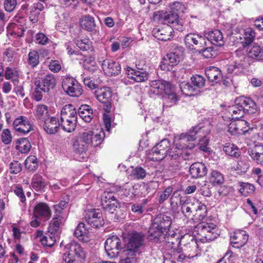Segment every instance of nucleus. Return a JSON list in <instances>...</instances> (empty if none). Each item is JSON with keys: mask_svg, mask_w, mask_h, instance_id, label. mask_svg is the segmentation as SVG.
Segmentation results:
<instances>
[{"mask_svg": "<svg viewBox=\"0 0 263 263\" xmlns=\"http://www.w3.org/2000/svg\"><path fill=\"white\" fill-rule=\"evenodd\" d=\"M126 257L120 260V263H136V255L130 253V255H127L124 252Z\"/></svg>", "mask_w": 263, "mask_h": 263, "instance_id": "63", "label": "nucleus"}, {"mask_svg": "<svg viewBox=\"0 0 263 263\" xmlns=\"http://www.w3.org/2000/svg\"><path fill=\"white\" fill-rule=\"evenodd\" d=\"M35 117L42 122H43L49 117L48 106L44 104H40L36 106Z\"/></svg>", "mask_w": 263, "mask_h": 263, "instance_id": "40", "label": "nucleus"}, {"mask_svg": "<svg viewBox=\"0 0 263 263\" xmlns=\"http://www.w3.org/2000/svg\"><path fill=\"white\" fill-rule=\"evenodd\" d=\"M105 134L102 130H86L80 133L73 140L72 148L79 161L88 157L87 152L90 146L96 147L102 142Z\"/></svg>", "mask_w": 263, "mask_h": 263, "instance_id": "1", "label": "nucleus"}, {"mask_svg": "<svg viewBox=\"0 0 263 263\" xmlns=\"http://www.w3.org/2000/svg\"><path fill=\"white\" fill-rule=\"evenodd\" d=\"M197 229L200 235L206 241H213L218 235L216 226L213 223H201L198 225Z\"/></svg>", "mask_w": 263, "mask_h": 263, "instance_id": "13", "label": "nucleus"}, {"mask_svg": "<svg viewBox=\"0 0 263 263\" xmlns=\"http://www.w3.org/2000/svg\"><path fill=\"white\" fill-rule=\"evenodd\" d=\"M205 37L213 45L218 46H221L223 45V35L219 30H215L206 33Z\"/></svg>", "mask_w": 263, "mask_h": 263, "instance_id": "30", "label": "nucleus"}, {"mask_svg": "<svg viewBox=\"0 0 263 263\" xmlns=\"http://www.w3.org/2000/svg\"><path fill=\"white\" fill-rule=\"evenodd\" d=\"M173 29L171 27L165 25L161 28H155L153 31L154 36L158 40L162 41H167L173 36Z\"/></svg>", "mask_w": 263, "mask_h": 263, "instance_id": "23", "label": "nucleus"}, {"mask_svg": "<svg viewBox=\"0 0 263 263\" xmlns=\"http://www.w3.org/2000/svg\"><path fill=\"white\" fill-rule=\"evenodd\" d=\"M255 37V32L251 28H247L243 30L242 36L240 39H243L241 41V44L243 47H247L251 44L254 41Z\"/></svg>", "mask_w": 263, "mask_h": 263, "instance_id": "35", "label": "nucleus"}, {"mask_svg": "<svg viewBox=\"0 0 263 263\" xmlns=\"http://www.w3.org/2000/svg\"><path fill=\"white\" fill-rule=\"evenodd\" d=\"M84 219L86 224L90 228H99L104 223L102 213L100 209H93L88 210L85 213Z\"/></svg>", "mask_w": 263, "mask_h": 263, "instance_id": "11", "label": "nucleus"}, {"mask_svg": "<svg viewBox=\"0 0 263 263\" xmlns=\"http://www.w3.org/2000/svg\"><path fill=\"white\" fill-rule=\"evenodd\" d=\"M15 148L21 153H27L31 148V144L27 138H21L17 140Z\"/></svg>", "mask_w": 263, "mask_h": 263, "instance_id": "41", "label": "nucleus"}, {"mask_svg": "<svg viewBox=\"0 0 263 263\" xmlns=\"http://www.w3.org/2000/svg\"><path fill=\"white\" fill-rule=\"evenodd\" d=\"M147 239L153 243H160L165 239L163 230L152 223L148 231Z\"/></svg>", "mask_w": 263, "mask_h": 263, "instance_id": "19", "label": "nucleus"}, {"mask_svg": "<svg viewBox=\"0 0 263 263\" xmlns=\"http://www.w3.org/2000/svg\"><path fill=\"white\" fill-rule=\"evenodd\" d=\"M229 125L228 132L232 135H242L248 131L249 123L243 120L236 119Z\"/></svg>", "mask_w": 263, "mask_h": 263, "instance_id": "17", "label": "nucleus"}, {"mask_svg": "<svg viewBox=\"0 0 263 263\" xmlns=\"http://www.w3.org/2000/svg\"><path fill=\"white\" fill-rule=\"evenodd\" d=\"M238 190L242 195L248 196L253 193L255 187L250 183L242 182L240 184Z\"/></svg>", "mask_w": 263, "mask_h": 263, "instance_id": "49", "label": "nucleus"}, {"mask_svg": "<svg viewBox=\"0 0 263 263\" xmlns=\"http://www.w3.org/2000/svg\"><path fill=\"white\" fill-rule=\"evenodd\" d=\"M193 148L186 147L176 149H172V151L170 152V157L172 159H178L179 161L181 159H192L195 157Z\"/></svg>", "mask_w": 263, "mask_h": 263, "instance_id": "16", "label": "nucleus"}, {"mask_svg": "<svg viewBox=\"0 0 263 263\" xmlns=\"http://www.w3.org/2000/svg\"><path fill=\"white\" fill-rule=\"evenodd\" d=\"M205 72L208 78L211 81H216L218 79L223 78L222 71L217 67H207L205 69Z\"/></svg>", "mask_w": 263, "mask_h": 263, "instance_id": "37", "label": "nucleus"}, {"mask_svg": "<svg viewBox=\"0 0 263 263\" xmlns=\"http://www.w3.org/2000/svg\"><path fill=\"white\" fill-rule=\"evenodd\" d=\"M61 125L62 129L67 133L74 131L77 123V112L73 105L64 106L61 111Z\"/></svg>", "mask_w": 263, "mask_h": 263, "instance_id": "5", "label": "nucleus"}, {"mask_svg": "<svg viewBox=\"0 0 263 263\" xmlns=\"http://www.w3.org/2000/svg\"><path fill=\"white\" fill-rule=\"evenodd\" d=\"M104 247L108 256L111 258L117 256L120 251L122 249L120 239L115 235L106 239Z\"/></svg>", "mask_w": 263, "mask_h": 263, "instance_id": "12", "label": "nucleus"}, {"mask_svg": "<svg viewBox=\"0 0 263 263\" xmlns=\"http://www.w3.org/2000/svg\"><path fill=\"white\" fill-rule=\"evenodd\" d=\"M192 84L193 85V87H195L197 90V92L199 91V89L202 88L205 82V79L201 76L199 74H196L193 76L191 78Z\"/></svg>", "mask_w": 263, "mask_h": 263, "instance_id": "48", "label": "nucleus"}, {"mask_svg": "<svg viewBox=\"0 0 263 263\" xmlns=\"http://www.w3.org/2000/svg\"><path fill=\"white\" fill-rule=\"evenodd\" d=\"M10 173L17 174L20 173L22 170L21 164L17 161H13L9 164Z\"/></svg>", "mask_w": 263, "mask_h": 263, "instance_id": "55", "label": "nucleus"}, {"mask_svg": "<svg viewBox=\"0 0 263 263\" xmlns=\"http://www.w3.org/2000/svg\"><path fill=\"white\" fill-rule=\"evenodd\" d=\"M150 91L156 95H162L165 103H171L170 106L175 104L178 100L176 93L172 90L171 85L166 81L159 80L152 82Z\"/></svg>", "mask_w": 263, "mask_h": 263, "instance_id": "3", "label": "nucleus"}, {"mask_svg": "<svg viewBox=\"0 0 263 263\" xmlns=\"http://www.w3.org/2000/svg\"><path fill=\"white\" fill-rule=\"evenodd\" d=\"M96 111L93 112L91 107L87 104L81 105L78 109L79 116L87 123L91 122L93 118L96 116Z\"/></svg>", "mask_w": 263, "mask_h": 263, "instance_id": "26", "label": "nucleus"}, {"mask_svg": "<svg viewBox=\"0 0 263 263\" xmlns=\"http://www.w3.org/2000/svg\"><path fill=\"white\" fill-rule=\"evenodd\" d=\"M186 9L184 4L179 2H175L171 6V12L177 14L183 13Z\"/></svg>", "mask_w": 263, "mask_h": 263, "instance_id": "53", "label": "nucleus"}, {"mask_svg": "<svg viewBox=\"0 0 263 263\" xmlns=\"http://www.w3.org/2000/svg\"><path fill=\"white\" fill-rule=\"evenodd\" d=\"M183 201L180 194L177 191L174 192L170 198L172 210L174 212L177 211L178 210L179 204L181 205Z\"/></svg>", "mask_w": 263, "mask_h": 263, "instance_id": "43", "label": "nucleus"}, {"mask_svg": "<svg viewBox=\"0 0 263 263\" xmlns=\"http://www.w3.org/2000/svg\"><path fill=\"white\" fill-rule=\"evenodd\" d=\"M147 172L145 169L138 166L132 170L130 176L137 180L143 179L146 176Z\"/></svg>", "mask_w": 263, "mask_h": 263, "instance_id": "50", "label": "nucleus"}, {"mask_svg": "<svg viewBox=\"0 0 263 263\" xmlns=\"http://www.w3.org/2000/svg\"><path fill=\"white\" fill-rule=\"evenodd\" d=\"M35 85L37 87H40L42 91L46 92L54 88L56 85V80L53 75L48 74L43 78L41 81H35Z\"/></svg>", "mask_w": 263, "mask_h": 263, "instance_id": "22", "label": "nucleus"}, {"mask_svg": "<svg viewBox=\"0 0 263 263\" xmlns=\"http://www.w3.org/2000/svg\"><path fill=\"white\" fill-rule=\"evenodd\" d=\"M249 166V161L247 158H244L238 161L236 168L237 170L241 171V172L245 173L247 171Z\"/></svg>", "mask_w": 263, "mask_h": 263, "instance_id": "52", "label": "nucleus"}, {"mask_svg": "<svg viewBox=\"0 0 263 263\" xmlns=\"http://www.w3.org/2000/svg\"><path fill=\"white\" fill-rule=\"evenodd\" d=\"M223 151L226 154L230 156L238 158L240 155L239 148L234 144L227 143L223 146Z\"/></svg>", "mask_w": 263, "mask_h": 263, "instance_id": "44", "label": "nucleus"}, {"mask_svg": "<svg viewBox=\"0 0 263 263\" xmlns=\"http://www.w3.org/2000/svg\"><path fill=\"white\" fill-rule=\"evenodd\" d=\"M189 199H186L181 203V212L185 217L189 218L194 216L195 209V201L193 202H189Z\"/></svg>", "mask_w": 263, "mask_h": 263, "instance_id": "36", "label": "nucleus"}, {"mask_svg": "<svg viewBox=\"0 0 263 263\" xmlns=\"http://www.w3.org/2000/svg\"><path fill=\"white\" fill-rule=\"evenodd\" d=\"M103 70L107 76H115L120 73L121 67H103Z\"/></svg>", "mask_w": 263, "mask_h": 263, "instance_id": "51", "label": "nucleus"}, {"mask_svg": "<svg viewBox=\"0 0 263 263\" xmlns=\"http://www.w3.org/2000/svg\"><path fill=\"white\" fill-rule=\"evenodd\" d=\"M33 214L34 216L45 221L51 218L52 212L49 205L46 203L42 202L35 205Z\"/></svg>", "mask_w": 263, "mask_h": 263, "instance_id": "15", "label": "nucleus"}, {"mask_svg": "<svg viewBox=\"0 0 263 263\" xmlns=\"http://www.w3.org/2000/svg\"><path fill=\"white\" fill-rule=\"evenodd\" d=\"M257 109V105L251 98L240 96L235 99L234 105L229 107L228 111L234 119L243 117L246 111L254 113Z\"/></svg>", "mask_w": 263, "mask_h": 263, "instance_id": "2", "label": "nucleus"}, {"mask_svg": "<svg viewBox=\"0 0 263 263\" xmlns=\"http://www.w3.org/2000/svg\"><path fill=\"white\" fill-rule=\"evenodd\" d=\"M18 75L17 71L11 67H7L5 71V78L6 79H10Z\"/></svg>", "mask_w": 263, "mask_h": 263, "instance_id": "64", "label": "nucleus"}, {"mask_svg": "<svg viewBox=\"0 0 263 263\" xmlns=\"http://www.w3.org/2000/svg\"><path fill=\"white\" fill-rule=\"evenodd\" d=\"M101 205L106 213H108L109 218L114 221L120 220V218L117 215V208L120 206V203L115 196V193L110 191H105L101 195Z\"/></svg>", "mask_w": 263, "mask_h": 263, "instance_id": "7", "label": "nucleus"}, {"mask_svg": "<svg viewBox=\"0 0 263 263\" xmlns=\"http://www.w3.org/2000/svg\"><path fill=\"white\" fill-rule=\"evenodd\" d=\"M145 236L141 232H133L126 244V250L124 252L127 255L130 253L136 255L140 253L141 250L144 247Z\"/></svg>", "mask_w": 263, "mask_h": 263, "instance_id": "8", "label": "nucleus"}, {"mask_svg": "<svg viewBox=\"0 0 263 263\" xmlns=\"http://www.w3.org/2000/svg\"><path fill=\"white\" fill-rule=\"evenodd\" d=\"M223 175L219 171L212 170L209 177L210 183L213 186L220 185L224 182Z\"/></svg>", "mask_w": 263, "mask_h": 263, "instance_id": "38", "label": "nucleus"}, {"mask_svg": "<svg viewBox=\"0 0 263 263\" xmlns=\"http://www.w3.org/2000/svg\"><path fill=\"white\" fill-rule=\"evenodd\" d=\"M13 126L16 132L23 134H28L33 129L29 120L23 116L14 120Z\"/></svg>", "mask_w": 263, "mask_h": 263, "instance_id": "18", "label": "nucleus"}, {"mask_svg": "<svg viewBox=\"0 0 263 263\" xmlns=\"http://www.w3.org/2000/svg\"><path fill=\"white\" fill-rule=\"evenodd\" d=\"M257 147L255 146L254 148L251 149L248 151V153L251 158L256 160L258 163H261V161L259 160V157L262 154V153H260L257 150Z\"/></svg>", "mask_w": 263, "mask_h": 263, "instance_id": "59", "label": "nucleus"}, {"mask_svg": "<svg viewBox=\"0 0 263 263\" xmlns=\"http://www.w3.org/2000/svg\"><path fill=\"white\" fill-rule=\"evenodd\" d=\"M248 238L249 236L246 231H236L230 236L231 243L233 247L240 248L246 243Z\"/></svg>", "mask_w": 263, "mask_h": 263, "instance_id": "21", "label": "nucleus"}, {"mask_svg": "<svg viewBox=\"0 0 263 263\" xmlns=\"http://www.w3.org/2000/svg\"><path fill=\"white\" fill-rule=\"evenodd\" d=\"M4 5L6 11L12 12L16 7V0H5Z\"/></svg>", "mask_w": 263, "mask_h": 263, "instance_id": "61", "label": "nucleus"}, {"mask_svg": "<svg viewBox=\"0 0 263 263\" xmlns=\"http://www.w3.org/2000/svg\"><path fill=\"white\" fill-rule=\"evenodd\" d=\"M63 219V217L57 214L49 224L48 231L53 234L57 232Z\"/></svg>", "mask_w": 263, "mask_h": 263, "instance_id": "42", "label": "nucleus"}, {"mask_svg": "<svg viewBox=\"0 0 263 263\" xmlns=\"http://www.w3.org/2000/svg\"><path fill=\"white\" fill-rule=\"evenodd\" d=\"M35 40L39 44L46 45L49 41L48 38L43 33H38L36 34Z\"/></svg>", "mask_w": 263, "mask_h": 263, "instance_id": "62", "label": "nucleus"}, {"mask_svg": "<svg viewBox=\"0 0 263 263\" xmlns=\"http://www.w3.org/2000/svg\"><path fill=\"white\" fill-rule=\"evenodd\" d=\"M13 92L15 93L16 96L20 98H23L25 96L23 84L17 82L14 84Z\"/></svg>", "mask_w": 263, "mask_h": 263, "instance_id": "56", "label": "nucleus"}, {"mask_svg": "<svg viewBox=\"0 0 263 263\" xmlns=\"http://www.w3.org/2000/svg\"><path fill=\"white\" fill-rule=\"evenodd\" d=\"M31 186L35 191L42 192L46 186V182L44 180L42 176L35 174L31 179Z\"/></svg>", "mask_w": 263, "mask_h": 263, "instance_id": "33", "label": "nucleus"}, {"mask_svg": "<svg viewBox=\"0 0 263 263\" xmlns=\"http://www.w3.org/2000/svg\"><path fill=\"white\" fill-rule=\"evenodd\" d=\"M112 92L109 88L103 87L95 91V96L98 100L103 103L108 102L111 97Z\"/></svg>", "mask_w": 263, "mask_h": 263, "instance_id": "32", "label": "nucleus"}, {"mask_svg": "<svg viewBox=\"0 0 263 263\" xmlns=\"http://www.w3.org/2000/svg\"><path fill=\"white\" fill-rule=\"evenodd\" d=\"M180 88L182 92L186 96H191L197 94L196 88L187 83H181Z\"/></svg>", "mask_w": 263, "mask_h": 263, "instance_id": "47", "label": "nucleus"}, {"mask_svg": "<svg viewBox=\"0 0 263 263\" xmlns=\"http://www.w3.org/2000/svg\"><path fill=\"white\" fill-rule=\"evenodd\" d=\"M181 60V57L175 53H167L163 57L159 66H177Z\"/></svg>", "mask_w": 263, "mask_h": 263, "instance_id": "31", "label": "nucleus"}, {"mask_svg": "<svg viewBox=\"0 0 263 263\" xmlns=\"http://www.w3.org/2000/svg\"><path fill=\"white\" fill-rule=\"evenodd\" d=\"M43 122L44 129L47 134L52 135L59 131L61 124L58 118L54 117H48Z\"/></svg>", "mask_w": 263, "mask_h": 263, "instance_id": "24", "label": "nucleus"}, {"mask_svg": "<svg viewBox=\"0 0 263 263\" xmlns=\"http://www.w3.org/2000/svg\"><path fill=\"white\" fill-rule=\"evenodd\" d=\"M132 67H127L126 73L128 78L136 82H142L147 79L148 73L145 71H140Z\"/></svg>", "mask_w": 263, "mask_h": 263, "instance_id": "27", "label": "nucleus"}, {"mask_svg": "<svg viewBox=\"0 0 263 263\" xmlns=\"http://www.w3.org/2000/svg\"><path fill=\"white\" fill-rule=\"evenodd\" d=\"M90 230V227L83 222H81L76 228L74 232V235L82 242H87L89 240V232Z\"/></svg>", "mask_w": 263, "mask_h": 263, "instance_id": "25", "label": "nucleus"}, {"mask_svg": "<svg viewBox=\"0 0 263 263\" xmlns=\"http://www.w3.org/2000/svg\"><path fill=\"white\" fill-rule=\"evenodd\" d=\"M40 241L43 246L51 248L55 242L54 234L48 231L41 238Z\"/></svg>", "mask_w": 263, "mask_h": 263, "instance_id": "45", "label": "nucleus"}, {"mask_svg": "<svg viewBox=\"0 0 263 263\" xmlns=\"http://www.w3.org/2000/svg\"><path fill=\"white\" fill-rule=\"evenodd\" d=\"M248 55L252 58L261 60V53L260 47L256 45H254L249 51Z\"/></svg>", "mask_w": 263, "mask_h": 263, "instance_id": "54", "label": "nucleus"}, {"mask_svg": "<svg viewBox=\"0 0 263 263\" xmlns=\"http://www.w3.org/2000/svg\"><path fill=\"white\" fill-rule=\"evenodd\" d=\"M195 209L194 216L199 220H203L207 215V208L206 205L198 200H195Z\"/></svg>", "mask_w": 263, "mask_h": 263, "instance_id": "34", "label": "nucleus"}, {"mask_svg": "<svg viewBox=\"0 0 263 263\" xmlns=\"http://www.w3.org/2000/svg\"><path fill=\"white\" fill-rule=\"evenodd\" d=\"M63 261L65 263H75L83 261L86 257L84 249L76 241H71L65 246Z\"/></svg>", "mask_w": 263, "mask_h": 263, "instance_id": "6", "label": "nucleus"}, {"mask_svg": "<svg viewBox=\"0 0 263 263\" xmlns=\"http://www.w3.org/2000/svg\"><path fill=\"white\" fill-rule=\"evenodd\" d=\"M2 141L5 144L10 143L12 141V136L10 130L8 129H5L3 130L2 136Z\"/></svg>", "mask_w": 263, "mask_h": 263, "instance_id": "60", "label": "nucleus"}, {"mask_svg": "<svg viewBox=\"0 0 263 263\" xmlns=\"http://www.w3.org/2000/svg\"><path fill=\"white\" fill-rule=\"evenodd\" d=\"M173 187L171 186L166 187L163 193H162L158 199L159 203H162L165 200H166L170 196L173 192Z\"/></svg>", "mask_w": 263, "mask_h": 263, "instance_id": "58", "label": "nucleus"}, {"mask_svg": "<svg viewBox=\"0 0 263 263\" xmlns=\"http://www.w3.org/2000/svg\"><path fill=\"white\" fill-rule=\"evenodd\" d=\"M29 62L31 66H36L39 64V55L37 51L33 50L28 54Z\"/></svg>", "mask_w": 263, "mask_h": 263, "instance_id": "57", "label": "nucleus"}, {"mask_svg": "<svg viewBox=\"0 0 263 263\" xmlns=\"http://www.w3.org/2000/svg\"><path fill=\"white\" fill-rule=\"evenodd\" d=\"M80 24L83 28L89 31L93 30L96 27L94 18L90 15L83 16L81 19Z\"/></svg>", "mask_w": 263, "mask_h": 263, "instance_id": "39", "label": "nucleus"}, {"mask_svg": "<svg viewBox=\"0 0 263 263\" xmlns=\"http://www.w3.org/2000/svg\"><path fill=\"white\" fill-rule=\"evenodd\" d=\"M152 223L163 230H166L168 229L171 225L172 218L166 214H160L156 216Z\"/></svg>", "mask_w": 263, "mask_h": 263, "instance_id": "28", "label": "nucleus"}, {"mask_svg": "<svg viewBox=\"0 0 263 263\" xmlns=\"http://www.w3.org/2000/svg\"><path fill=\"white\" fill-rule=\"evenodd\" d=\"M163 20L165 23L170 24L172 28L182 31L184 29V20L179 17L178 14L170 12L164 14Z\"/></svg>", "mask_w": 263, "mask_h": 263, "instance_id": "14", "label": "nucleus"}, {"mask_svg": "<svg viewBox=\"0 0 263 263\" xmlns=\"http://www.w3.org/2000/svg\"><path fill=\"white\" fill-rule=\"evenodd\" d=\"M200 130L201 128L194 127L187 133L175 136L173 149L194 148L197 143L198 134L201 133Z\"/></svg>", "mask_w": 263, "mask_h": 263, "instance_id": "4", "label": "nucleus"}, {"mask_svg": "<svg viewBox=\"0 0 263 263\" xmlns=\"http://www.w3.org/2000/svg\"><path fill=\"white\" fill-rule=\"evenodd\" d=\"M25 165L29 171H35L38 167L37 158L35 156H29L25 161Z\"/></svg>", "mask_w": 263, "mask_h": 263, "instance_id": "46", "label": "nucleus"}, {"mask_svg": "<svg viewBox=\"0 0 263 263\" xmlns=\"http://www.w3.org/2000/svg\"><path fill=\"white\" fill-rule=\"evenodd\" d=\"M190 173L194 178L204 176L207 174V168L202 163H194L190 167Z\"/></svg>", "mask_w": 263, "mask_h": 263, "instance_id": "29", "label": "nucleus"}, {"mask_svg": "<svg viewBox=\"0 0 263 263\" xmlns=\"http://www.w3.org/2000/svg\"><path fill=\"white\" fill-rule=\"evenodd\" d=\"M62 86L66 94L73 97L80 96L83 91L82 86L78 81L70 76L63 79Z\"/></svg>", "mask_w": 263, "mask_h": 263, "instance_id": "9", "label": "nucleus"}, {"mask_svg": "<svg viewBox=\"0 0 263 263\" xmlns=\"http://www.w3.org/2000/svg\"><path fill=\"white\" fill-rule=\"evenodd\" d=\"M170 147L171 143L167 139L162 140L152 149L150 154L152 155V158L156 161H160L163 160L167 155L170 156V152L173 149V147L171 148Z\"/></svg>", "mask_w": 263, "mask_h": 263, "instance_id": "10", "label": "nucleus"}, {"mask_svg": "<svg viewBox=\"0 0 263 263\" xmlns=\"http://www.w3.org/2000/svg\"><path fill=\"white\" fill-rule=\"evenodd\" d=\"M184 42L186 46L190 49H193L195 46L203 48L206 45L204 37L195 33H189L186 35Z\"/></svg>", "mask_w": 263, "mask_h": 263, "instance_id": "20", "label": "nucleus"}]
</instances>
